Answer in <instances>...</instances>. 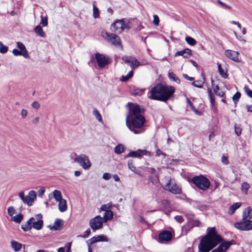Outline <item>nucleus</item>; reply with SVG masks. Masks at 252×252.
Returning <instances> with one entry per match:
<instances>
[{
    "mask_svg": "<svg viewBox=\"0 0 252 252\" xmlns=\"http://www.w3.org/2000/svg\"><path fill=\"white\" fill-rule=\"evenodd\" d=\"M175 89L171 86L157 84L153 87L148 94V97L152 100L166 102L173 99Z\"/></svg>",
    "mask_w": 252,
    "mask_h": 252,
    "instance_id": "obj_1",
    "label": "nucleus"
},
{
    "mask_svg": "<svg viewBox=\"0 0 252 252\" xmlns=\"http://www.w3.org/2000/svg\"><path fill=\"white\" fill-rule=\"evenodd\" d=\"M222 241L215 227H209L207 234L201 239L198 246L199 252H209Z\"/></svg>",
    "mask_w": 252,
    "mask_h": 252,
    "instance_id": "obj_2",
    "label": "nucleus"
},
{
    "mask_svg": "<svg viewBox=\"0 0 252 252\" xmlns=\"http://www.w3.org/2000/svg\"><path fill=\"white\" fill-rule=\"evenodd\" d=\"M190 182L203 190H207L210 186L209 179L202 175L194 176L191 178Z\"/></svg>",
    "mask_w": 252,
    "mask_h": 252,
    "instance_id": "obj_3",
    "label": "nucleus"
},
{
    "mask_svg": "<svg viewBox=\"0 0 252 252\" xmlns=\"http://www.w3.org/2000/svg\"><path fill=\"white\" fill-rule=\"evenodd\" d=\"M101 35L107 41L110 42L113 45L116 47H121L123 48L121 43L120 37L114 33H109L105 30H102L101 32Z\"/></svg>",
    "mask_w": 252,
    "mask_h": 252,
    "instance_id": "obj_4",
    "label": "nucleus"
},
{
    "mask_svg": "<svg viewBox=\"0 0 252 252\" xmlns=\"http://www.w3.org/2000/svg\"><path fill=\"white\" fill-rule=\"evenodd\" d=\"M128 106L129 114L126 116V120H129V118L140 117L143 116L141 113L144 111L143 109H141L138 104L128 102L127 103Z\"/></svg>",
    "mask_w": 252,
    "mask_h": 252,
    "instance_id": "obj_5",
    "label": "nucleus"
},
{
    "mask_svg": "<svg viewBox=\"0 0 252 252\" xmlns=\"http://www.w3.org/2000/svg\"><path fill=\"white\" fill-rule=\"evenodd\" d=\"M74 161L78 163L85 170L88 169L91 166V163L89 158L84 154H81L76 157Z\"/></svg>",
    "mask_w": 252,
    "mask_h": 252,
    "instance_id": "obj_6",
    "label": "nucleus"
},
{
    "mask_svg": "<svg viewBox=\"0 0 252 252\" xmlns=\"http://www.w3.org/2000/svg\"><path fill=\"white\" fill-rule=\"evenodd\" d=\"M164 189L173 194H180L182 192L181 187L177 185L174 180L170 179L165 185Z\"/></svg>",
    "mask_w": 252,
    "mask_h": 252,
    "instance_id": "obj_7",
    "label": "nucleus"
},
{
    "mask_svg": "<svg viewBox=\"0 0 252 252\" xmlns=\"http://www.w3.org/2000/svg\"><path fill=\"white\" fill-rule=\"evenodd\" d=\"M103 222H105L103 219L99 216H96L90 220L89 224L93 231H95L102 228Z\"/></svg>",
    "mask_w": 252,
    "mask_h": 252,
    "instance_id": "obj_8",
    "label": "nucleus"
},
{
    "mask_svg": "<svg viewBox=\"0 0 252 252\" xmlns=\"http://www.w3.org/2000/svg\"><path fill=\"white\" fill-rule=\"evenodd\" d=\"M94 56L97 65L100 68L105 67L110 63L108 57L104 54L96 53Z\"/></svg>",
    "mask_w": 252,
    "mask_h": 252,
    "instance_id": "obj_9",
    "label": "nucleus"
},
{
    "mask_svg": "<svg viewBox=\"0 0 252 252\" xmlns=\"http://www.w3.org/2000/svg\"><path fill=\"white\" fill-rule=\"evenodd\" d=\"M129 124L136 128L143 127L145 122V118L143 116L140 117L129 118Z\"/></svg>",
    "mask_w": 252,
    "mask_h": 252,
    "instance_id": "obj_10",
    "label": "nucleus"
},
{
    "mask_svg": "<svg viewBox=\"0 0 252 252\" xmlns=\"http://www.w3.org/2000/svg\"><path fill=\"white\" fill-rule=\"evenodd\" d=\"M234 226L240 230H249L252 229V221L247 220L246 221L236 222L234 224Z\"/></svg>",
    "mask_w": 252,
    "mask_h": 252,
    "instance_id": "obj_11",
    "label": "nucleus"
},
{
    "mask_svg": "<svg viewBox=\"0 0 252 252\" xmlns=\"http://www.w3.org/2000/svg\"><path fill=\"white\" fill-rule=\"evenodd\" d=\"M150 152L146 150L138 149L136 151H132L125 156V158L134 157L138 158H141L144 155L150 156Z\"/></svg>",
    "mask_w": 252,
    "mask_h": 252,
    "instance_id": "obj_12",
    "label": "nucleus"
},
{
    "mask_svg": "<svg viewBox=\"0 0 252 252\" xmlns=\"http://www.w3.org/2000/svg\"><path fill=\"white\" fill-rule=\"evenodd\" d=\"M233 244V241L223 242L219 246V247L211 252H225Z\"/></svg>",
    "mask_w": 252,
    "mask_h": 252,
    "instance_id": "obj_13",
    "label": "nucleus"
},
{
    "mask_svg": "<svg viewBox=\"0 0 252 252\" xmlns=\"http://www.w3.org/2000/svg\"><path fill=\"white\" fill-rule=\"evenodd\" d=\"M224 54L227 58L235 62L239 63L241 62L238 57L239 53L237 51L227 50L225 51Z\"/></svg>",
    "mask_w": 252,
    "mask_h": 252,
    "instance_id": "obj_14",
    "label": "nucleus"
},
{
    "mask_svg": "<svg viewBox=\"0 0 252 252\" xmlns=\"http://www.w3.org/2000/svg\"><path fill=\"white\" fill-rule=\"evenodd\" d=\"M34 220H32L33 227L36 230H40L43 226L42 216L41 214L35 215Z\"/></svg>",
    "mask_w": 252,
    "mask_h": 252,
    "instance_id": "obj_15",
    "label": "nucleus"
},
{
    "mask_svg": "<svg viewBox=\"0 0 252 252\" xmlns=\"http://www.w3.org/2000/svg\"><path fill=\"white\" fill-rule=\"evenodd\" d=\"M123 24V19L116 20L114 23H112L111 26V31L113 32L119 33L122 32H120V30H121Z\"/></svg>",
    "mask_w": 252,
    "mask_h": 252,
    "instance_id": "obj_16",
    "label": "nucleus"
},
{
    "mask_svg": "<svg viewBox=\"0 0 252 252\" xmlns=\"http://www.w3.org/2000/svg\"><path fill=\"white\" fill-rule=\"evenodd\" d=\"M53 195L56 200L59 202L58 205H66V201L63 199L61 192L59 190H55Z\"/></svg>",
    "mask_w": 252,
    "mask_h": 252,
    "instance_id": "obj_17",
    "label": "nucleus"
},
{
    "mask_svg": "<svg viewBox=\"0 0 252 252\" xmlns=\"http://www.w3.org/2000/svg\"><path fill=\"white\" fill-rule=\"evenodd\" d=\"M172 238L171 233L168 231H164L161 232L158 235V239L160 242L169 241Z\"/></svg>",
    "mask_w": 252,
    "mask_h": 252,
    "instance_id": "obj_18",
    "label": "nucleus"
},
{
    "mask_svg": "<svg viewBox=\"0 0 252 252\" xmlns=\"http://www.w3.org/2000/svg\"><path fill=\"white\" fill-rule=\"evenodd\" d=\"M192 55V51L189 48H186L182 50L177 51L175 53V57L181 56L185 59L189 58Z\"/></svg>",
    "mask_w": 252,
    "mask_h": 252,
    "instance_id": "obj_19",
    "label": "nucleus"
},
{
    "mask_svg": "<svg viewBox=\"0 0 252 252\" xmlns=\"http://www.w3.org/2000/svg\"><path fill=\"white\" fill-rule=\"evenodd\" d=\"M19 197L22 200L23 202L27 205H32V202L29 195L25 196L24 191H21L19 193Z\"/></svg>",
    "mask_w": 252,
    "mask_h": 252,
    "instance_id": "obj_20",
    "label": "nucleus"
},
{
    "mask_svg": "<svg viewBox=\"0 0 252 252\" xmlns=\"http://www.w3.org/2000/svg\"><path fill=\"white\" fill-rule=\"evenodd\" d=\"M90 241L91 244H94L98 242H108V239L105 235H101L93 237Z\"/></svg>",
    "mask_w": 252,
    "mask_h": 252,
    "instance_id": "obj_21",
    "label": "nucleus"
},
{
    "mask_svg": "<svg viewBox=\"0 0 252 252\" xmlns=\"http://www.w3.org/2000/svg\"><path fill=\"white\" fill-rule=\"evenodd\" d=\"M252 217V209L249 206L243 212V220H249Z\"/></svg>",
    "mask_w": 252,
    "mask_h": 252,
    "instance_id": "obj_22",
    "label": "nucleus"
},
{
    "mask_svg": "<svg viewBox=\"0 0 252 252\" xmlns=\"http://www.w3.org/2000/svg\"><path fill=\"white\" fill-rule=\"evenodd\" d=\"M17 47L21 51H23V53L24 55H23V57L26 59L30 58V56L28 54V51L26 49V48L25 46L20 42H17Z\"/></svg>",
    "mask_w": 252,
    "mask_h": 252,
    "instance_id": "obj_23",
    "label": "nucleus"
},
{
    "mask_svg": "<svg viewBox=\"0 0 252 252\" xmlns=\"http://www.w3.org/2000/svg\"><path fill=\"white\" fill-rule=\"evenodd\" d=\"M34 220V218L32 217L26 223L22 225V228L24 231H28L31 229L32 220Z\"/></svg>",
    "mask_w": 252,
    "mask_h": 252,
    "instance_id": "obj_24",
    "label": "nucleus"
},
{
    "mask_svg": "<svg viewBox=\"0 0 252 252\" xmlns=\"http://www.w3.org/2000/svg\"><path fill=\"white\" fill-rule=\"evenodd\" d=\"M131 94L134 96L136 95H141L144 92V90L142 89H140L138 88L131 87L130 89Z\"/></svg>",
    "mask_w": 252,
    "mask_h": 252,
    "instance_id": "obj_25",
    "label": "nucleus"
},
{
    "mask_svg": "<svg viewBox=\"0 0 252 252\" xmlns=\"http://www.w3.org/2000/svg\"><path fill=\"white\" fill-rule=\"evenodd\" d=\"M11 246L14 251L18 252L22 248V245L17 241H12L11 242Z\"/></svg>",
    "mask_w": 252,
    "mask_h": 252,
    "instance_id": "obj_26",
    "label": "nucleus"
},
{
    "mask_svg": "<svg viewBox=\"0 0 252 252\" xmlns=\"http://www.w3.org/2000/svg\"><path fill=\"white\" fill-rule=\"evenodd\" d=\"M34 32H35L39 36L44 37H45V33L43 31L42 27L40 26H37L34 28Z\"/></svg>",
    "mask_w": 252,
    "mask_h": 252,
    "instance_id": "obj_27",
    "label": "nucleus"
},
{
    "mask_svg": "<svg viewBox=\"0 0 252 252\" xmlns=\"http://www.w3.org/2000/svg\"><path fill=\"white\" fill-rule=\"evenodd\" d=\"M113 216V213L110 210H106L103 218H102L104 220V221L105 222L107 220H111Z\"/></svg>",
    "mask_w": 252,
    "mask_h": 252,
    "instance_id": "obj_28",
    "label": "nucleus"
},
{
    "mask_svg": "<svg viewBox=\"0 0 252 252\" xmlns=\"http://www.w3.org/2000/svg\"><path fill=\"white\" fill-rule=\"evenodd\" d=\"M63 226V222L62 220L58 219L54 223L53 228L56 230H60Z\"/></svg>",
    "mask_w": 252,
    "mask_h": 252,
    "instance_id": "obj_29",
    "label": "nucleus"
},
{
    "mask_svg": "<svg viewBox=\"0 0 252 252\" xmlns=\"http://www.w3.org/2000/svg\"><path fill=\"white\" fill-rule=\"evenodd\" d=\"M168 76L171 81H175L178 84H180V80L174 72H169Z\"/></svg>",
    "mask_w": 252,
    "mask_h": 252,
    "instance_id": "obj_30",
    "label": "nucleus"
},
{
    "mask_svg": "<svg viewBox=\"0 0 252 252\" xmlns=\"http://www.w3.org/2000/svg\"><path fill=\"white\" fill-rule=\"evenodd\" d=\"M208 92L209 94V98L211 106L214 107L215 104V95L213 94L212 90L210 88H208Z\"/></svg>",
    "mask_w": 252,
    "mask_h": 252,
    "instance_id": "obj_31",
    "label": "nucleus"
},
{
    "mask_svg": "<svg viewBox=\"0 0 252 252\" xmlns=\"http://www.w3.org/2000/svg\"><path fill=\"white\" fill-rule=\"evenodd\" d=\"M218 72L221 77L223 78H227L228 77L227 73L222 68L221 64L218 63Z\"/></svg>",
    "mask_w": 252,
    "mask_h": 252,
    "instance_id": "obj_32",
    "label": "nucleus"
},
{
    "mask_svg": "<svg viewBox=\"0 0 252 252\" xmlns=\"http://www.w3.org/2000/svg\"><path fill=\"white\" fill-rule=\"evenodd\" d=\"M126 124L127 127L129 128V129L133 132L134 134H139L141 132H142V131H138L135 129V127H134V126H131L130 124H129V120H126Z\"/></svg>",
    "mask_w": 252,
    "mask_h": 252,
    "instance_id": "obj_33",
    "label": "nucleus"
},
{
    "mask_svg": "<svg viewBox=\"0 0 252 252\" xmlns=\"http://www.w3.org/2000/svg\"><path fill=\"white\" fill-rule=\"evenodd\" d=\"M23 219V216L22 214H19L15 216L12 217L11 220L15 222L20 223Z\"/></svg>",
    "mask_w": 252,
    "mask_h": 252,
    "instance_id": "obj_34",
    "label": "nucleus"
},
{
    "mask_svg": "<svg viewBox=\"0 0 252 252\" xmlns=\"http://www.w3.org/2000/svg\"><path fill=\"white\" fill-rule=\"evenodd\" d=\"M250 185L249 184H248L247 182L243 183L241 185V190L242 192L245 194H247Z\"/></svg>",
    "mask_w": 252,
    "mask_h": 252,
    "instance_id": "obj_35",
    "label": "nucleus"
},
{
    "mask_svg": "<svg viewBox=\"0 0 252 252\" xmlns=\"http://www.w3.org/2000/svg\"><path fill=\"white\" fill-rule=\"evenodd\" d=\"M214 93L220 97H223L224 95V92L220 91V88L218 85H216L214 88Z\"/></svg>",
    "mask_w": 252,
    "mask_h": 252,
    "instance_id": "obj_36",
    "label": "nucleus"
},
{
    "mask_svg": "<svg viewBox=\"0 0 252 252\" xmlns=\"http://www.w3.org/2000/svg\"><path fill=\"white\" fill-rule=\"evenodd\" d=\"M133 73V72L132 70L130 71L126 75V76L123 75L122 76V77L120 79L121 81L122 82H126L129 79H130V78H131L132 77Z\"/></svg>",
    "mask_w": 252,
    "mask_h": 252,
    "instance_id": "obj_37",
    "label": "nucleus"
},
{
    "mask_svg": "<svg viewBox=\"0 0 252 252\" xmlns=\"http://www.w3.org/2000/svg\"><path fill=\"white\" fill-rule=\"evenodd\" d=\"M114 152L117 154H121L124 152V148L122 144H119L116 146L114 149Z\"/></svg>",
    "mask_w": 252,
    "mask_h": 252,
    "instance_id": "obj_38",
    "label": "nucleus"
},
{
    "mask_svg": "<svg viewBox=\"0 0 252 252\" xmlns=\"http://www.w3.org/2000/svg\"><path fill=\"white\" fill-rule=\"evenodd\" d=\"M186 41L191 46H193L196 43V40L190 36H187L186 37Z\"/></svg>",
    "mask_w": 252,
    "mask_h": 252,
    "instance_id": "obj_39",
    "label": "nucleus"
},
{
    "mask_svg": "<svg viewBox=\"0 0 252 252\" xmlns=\"http://www.w3.org/2000/svg\"><path fill=\"white\" fill-rule=\"evenodd\" d=\"M130 63V67L133 69L138 67L140 65L139 62L135 58H133L132 60H131Z\"/></svg>",
    "mask_w": 252,
    "mask_h": 252,
    "instance_id": "obj_40",
    "label": "nucleus"
},
{
    "mask_svg": "<svg viewBox=\"0 0 252 252\" xmlns=\"http://www.w3.org/2000/svg\"><path fill=\"white\" fill-rule=\"evenodd\" d=\"M241 94L239 92H237L233 96L232 99L234 101V103L236 105L237 102H238L240 97H241Z\"/></svg>",
    "mask_w": 252,
    "mask_h": 252,
    "instance_id": "obj_41",
    "label": "nucleus"
},
{
    "mask_svg": "<svg viewBox=\"0 0 252 252\" xmlns=\"http://www.w3.org/2000/svg\"><path fill=\"white\" fill-rule=\"evenodd\" d=\"M93 114L95 117L96 119L99 122H101L102 121V117L99 111L95 109L93 110Z\"/></svg>",
    "mask_w": 252,
    "mask_h": 252,
    "instance_id": "obj_42",
    "label": "nucleus"
},
{
    "mask_svg": "<svg viewBox=\"0 0 252 252\" xmlns=\"http://www.w3.org/2000/svg\"><path fill=\"white\" fill-rule=\"evenodd\" d=\"M28 195H29L30 197V199L32 200V203L34 202V201L36 199L37 197V193L34 190H31L29 192Z\"/></svg>",
    "mask_w": 252,
    "mask_h": 252,
    "instance_id": "obj_43",
    "label": "nucleus"
},
{
    "mask_svg": "<svg viewBox=\"0 0 252 252\" xmlns=\"http://www.w3.org/2000/svg\"><path fill=\"white\" fill-rule=\"evenodd\" d=\"M203 83L204 81H202L201 80H197L196 81L193 82L192 83V85L195 87L201 88L203 87Z\"/></svg>",
    "mask_w": 252,
    "mask_h": 252,
    "instance_id": "obj_44",
    "label": "nucleus"
},
{
    "mask_svg": "<svg viewBox=\"0 0 252 252\" xmlns=\"http://www.w3.org/2000/svg\"><path fill=\"white\" fill-rule=\"evenodd\" d=\"M127 165L128 168L132 172H135L136 170V167L133 163V160L132 159H129L127 161Z\"/></svg>",
    "mask_w": 252,
    "mask_h": 252,
    "instance_id": "obj_45",
    "label": "nucleus"
},
{
    "mask_svg": "<svg viewBox=\"0 0 252 252\" xmlns=\"http://www.w3.org/2000/svg\"><path fill=\"white\" fill-rule=\"evenodd\" d=\"M99 16L98 8L95 5H93V17L94 18H97Z\"/></svg>",
    "mask_w": 252,
    "mask_h": 252,
    "instance_id": "obj_46",
    "label": "nucleus"
},
{
    "mask_svg": "<svg viewBox=\"0 0 252 252\" xmlns=\"http://www.w3.org/2000/svg\"><path fill=\"white\" fill-rule=\"evenodd\" d=\"M240 206H230L228 209V214L230 215H232Z\"/></svg>",
    "mask_w": 252,
    "mask_h": 252,
    "instance_id": "obj_47",
    "label": "nucleus"
},
{
    "mask_svg": "<svg viewBox=\"0 0 252 252\" xmlns=\"http://www.w3.org/2000/svg\"><path fill=\"white\" fill-rule=\"evenodd\" d=\"M8 51V47L3 44L1 42H0V53L2 54L6 53Z\"/></svg>",
    "mask_w": 252,
    "mask_h": 252,
    "instance_id": "obj_48",
    "label": "nucleus"
},
{
    "mask_svg": "<svg viewBox=\"0 0 252 252\" xmlns=\"http://www.w3.org/2000/svg\"><path fill=\"white\" fill-rule=\"evenodd\" d=\"M123 25H122V27L121 28V30H120V32H123L124 31L125 29H127V30H129L130 29V26H129V23L128 22H127V23H126L124 21V19H123Z\"/></svg>",
    "mask_w": 252,
    "mask_h": 252,
    "instance_id": "obj_49",
    "label": "nucleus"
},
{
    "mask_svg": "<svg viewBox=\"0 0 252 252\" xmlns=\"http://www.w3.org/2000/svg\"><path fill=\"white\" fill-rule=\"evenodd\" d=\"M12 53L15 56H23V55H24V54L23 53V51L22 52V51H19L17 49H13L12 51Z\"/></svg>",
    "mask_w": 252,
    "mask_h": 252,
    "instance_id": "obj_50",
    "label": "nucleus"
},
{
    "mask_svg": "<svg viewBox=\"0 0 252 252\" xmlns=\"http://www.w3.org/2000/svg\"><path fill=\"white\" fill-rule=\"evenodd\" d=\"M40 24L42 25L43 27H45L48 25V20L47 17L44 18L42 16H41V20L40 22Z\"/></svg>",
    "mask_w": 252,
    "mask_h": 252,
    "instance_id": "obj_51",
    "label": "nucleus"
},
{
    "mask_svg": "<svg viewBox=\"0 0 252 252\" xmlns=\"http://www.w3.org/2000/svg\"><path fill=\"white\" fill-rule=\"evenodd\" d=\"M132 57L130 56H125L123 57L122 60L123 61H124L126 63H130L131 61Z\"/></svg>",
    "mask_w": 252,
    "mask_h": 252,
    "instance_id": "obj_52",
    "label": "nucleus"
},
{
    "mask_svg": "<svg viewBox=\"0 0 252 252\" xmlns=\"http://www.w3.org/2000/svg\"><path fill=\"white\" fill-rule=\"evenodd\" d=\"M31 105H32V106L33 108H34V109H36V110L40 108V104H39V103L38 101H33V102L32 103Z\"/></svg>",
    "mask_w": 252,
    "mask_h": 252,
    "instance_id": "obj_53",
    "label": "nucleus"
},
{
    "mask_svg": "<svg viewBox=\"0 0 252 252\" xmlns=\"http://www.w3.org/2000/svg\"><path fill=\"white\" fill-rule=\"evenodd\" d=\"M245 92L251 98H252V91L249 89L247 86L244 87Z\"/></svg>",
    "mask_w": 252,
    "mask_h": 252,
    "instance_id": "obj_54",
    "label": "nucleus"
},
{
    "mask_svg": "<svg viewBox=\"0 0 252 252\" xmlns=\"http://www.w3.org/2000/svg\"><path fill=\"white\" fill-rule=\"evenodd\" d=\"M159 23V19L158 15H154L153 23L156 26H158Z\"/></svg>",
    "mask_w": 252,
    "mask_h": 252,
    "instance_id": "obj_55",
    "label": "nucleus"
},
{
    "mask_svg": "<svg viewBox=\"0 0 252 252\" xmlns=\"http://www.w3.org/2000/svg\"><path fill=\"white\" fill-rule=\"evenodd\" d=\"M15 213V210L13 207H10L8 209V214L9 216H12Z\"/></svg>",
    "mask_w": 252,
    "mask_h": 252,
    "instance_id": "obj_56",
    "label": "nucleus"
},
{
    "mask_svg": "<svg viewBox=\"0 0 252 252\" xmlns=\"http://www.w3.org/2000/svg\"><path fill=\"white\" fill-rule=\"evenodd\" d=\"M235 132L237 136H240L241 134V128L239 127L234 126Z\"/></svg>",
    "mask_w": 252,
    "mask_h": 252,
    "instance_id": "obj_57",
    "label": "nucleus"
},
{
    "mask_svg": "<svg viewBox=\"0 0 252 252\" xmlns=\"http://www.w3.org/2000/svg\"><path fill=\"white\" fill-rule=\"evenodd\" d=\"M45 189L43 187L41 188L38 190V196L39 197H42L43 194L45 192Z\"/></svg>",
    "mask_w": 252,
    "mask_h": 252,
    "instance_id": "obj_58",
    "label": "nucleus"
},
{
    "mask_svg": "<svg viewBox=\"0 0 252 252\" xmlns=\"http://www.w3.org/2000/svg\"><path fill=\"white\" fill-rule=\"evenodd\" d=\"M174 219L177 222L179 223L183 222L184 220V219L181 216H176L174 217Z\"/></svg>",
    "mask_w": 252,
    "mask_h": 252,
    "instance_id": "obj_59",
    "label": "nucleus"
},
{
    "mask_svg": "<svg viewBox=\"0 0 252 252\" xmlns=\"http://www.w3.org/2000/svg\"><path fill=\"white\" fill-rule=\"evenodd\" d=\"M221 161L223 164H224L225 165L228 164L229 163V161H228L227 158L224 156H223L221 157Z\"/></svg>",
    "mask_w": 252,
    "mask_h": 252,
    "instance_id": "obj_60",
    "label": "nucleus"
},
{
    "mask_svg": "<svg viewBox=\"0 0 252 252\" xmlns=\"http://www.w3.org/2000/svg\"><path fill=\"white\" fill-rule=\"evenodd\" d=\"M217 2L220 5L224 6L225 7H226L227 9H231V7L230 6L226 4L225 3H224L223 2H222L221 1H220V0H218Z\"/></svg>",
    "mask_w": 252,
    "mask_h": 252,
    "instance_id": "obj_61",
    "label": "nucleus"
},
{
    "mask_svg": "<svg viewBox=\"0 0 252 252\" xmlns=\"http://www.w3.org/2000/svg\"><path fill=\"white\" fill-rule=\"evenodd\" d=\"M111 177V174L108 173H105L104 174H103L102 178L104 180H108L110 179Z\"/></svg>",
    "mask_w": 252,
    "mask_h": 252,
    "instance_id": "obj_62",
    "label": "nucleus"
},
{
    "mask_svg": "<svg viewBox=\"0 0 252 252\" xmlns=\"http://www.w3.org/2000/svg\"><path fill=\"white\" fill-rule=\"evenodd\" d=\"M183 76L185 79H186L187 80H189V81H191L194 80V78L193 77H189L187 74H183Z\"/></svg>",
    "mask_w": 252,
    "mask_h": 252,
    "instance_id": "obj_63",
    "label": "nucleus"
},
{
    "mask_svg": "<svg viewBox=\"0 0 252 252\" xmlns=\"http://www.w3.org/2000/svg\"><path fill=\"white\" fill-rule=\"evenodd\" d=\"M27 111L25 109H22L21 111V116L23 119H25L27 116Z\"/></svg>",
    "mask_w": 252,
    "mask_h": 252,
    "instance_id": "obj_64",
    "label": "nucleus"
}]
</instances>
